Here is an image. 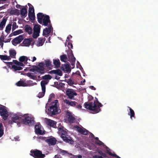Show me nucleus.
<instances>
[{"instance_id":"55","label":"nucleus","mask_w":158,"mask_h":158,"mask_svg":"<svg viewBox=\"0 0 158 158\" xmlns=\"http://www.w3.org/2000/svg\"><path fill=\"white\" fill-rule=\"evenodd\" d=\"M95 143L99 146L102 145L103 144V143L99 140H98V142H96Z\"/></svg>"},{"instance_id":"62","label":"nucleus","mask_w":158,"mask_h":158,"mask_svg":"<svg viewBox=\"0 0 158 158\" xmlns=\"http://www.w3.org/2000/svg\"><path fill=\"white\" fill-rule=\"evenodd\" d=\"M21 6H22L19 4H17L16 5V7L19 9H21Z\"/></svg>"},{"instance_id":"42","label":"nucleus","mask_w":158,"mask_h":158,"mask_svg":"<svg viewBox=\"0 0 158 158\" xmlns=\"http://www.w3.org/2000/svg\"><path fill=\"white\" fill-rule=\"evenodd\" d=\"M45 65L47 67L50 68L52 67L51 62L49 60H45Z\"/></svg>"},{"instance_id":"58","label":"nucleus","mask_w":158,"mask_h":158,"mask_svg":"<svg viewBox=\"0 0 158 158\" xmlns=\"http://www.w3.org/2000/svg\"><path fill=\"white\" fill-rule=\"evenodd\" d=\"M93 158H103L102 156L95 155L93 156Z\"/></svg>"},{"instance_id":"54","label":"nucleus","mask_w":158,"mask_h":158,"mask_svg":"<svg viewBox=\"0 0 158 158\" xmlns=\"http://www.w3.org/2000/svg\"><path fill=\"white\" fill-rule=\"evenodd\" d=\"M44 64L43 62L40 63L38 65L39 67L42 68L43 69H44Z\"/></svg>"},{"instance_id":"9","label":"nucleus","mask_w":158,"mask_h":158,"mask_svg":"<svg viewBox=\"0 0 158 158\" xmlns=\"http://www.w3.org/2000/svg\"><path fill=\"white\" fill-rule=\"evenodd\" d=\"M48 83V82L44 80L41 81L40 84L42 88V92H40L38 94V97L39 98H41L44 96L46 90L45 85L47 84Z\"/></svg>"},{"instance_id":"28","label":"nucleus","mask_w":158,"mask_h":158,"mask_svg":"<svg viewBox=\"0 0 158 158\" xmlns=\"http://www.w3.org/2000/svg\"><path fill=\"white\" fill-rule=\"evenodd\" d=\"M7 19L3 18L2 21L0 22V30H2L5 26Z\"/></svg>"},{"instance_id":"46","label":"nucleus","mask_w":158,"mask_h":158,"mask_svg":"<svg viewBox=\"0 0 158 158\" xmlns=\"http://www.w3.org/2000/svg\"><path fill=\"white\" fill-rule=\"evenodd\" d=\"M32 74H33L32 73H27V75L30 77L31 79H35L36 78V76L34 75H32Z\"/></svg>"},{"instance_id":"49","label":"nucleus","mask_w":158,"mask_h":158,"mask_svg":"<svg viewBox=\"0 0 158 158\" xmlns=\"http://www.w3.org/2000/svg\"><path fill=\"white\" fill-rule=\"evenodd\" d=\"M12 27V30L13 31L15 29L17 28H18V26L17 25L16 23L15 22H14L13 23Z\"/></svg>"},{"instance_id":"4","label":"nucleus","mask_w":158,"mask_h":158,"mask_svg":"<svg viewBox=\"0 0 158 158\" xmlns=\"http://www.w3.org/2000/svg\"><path fill=\"white\" fill-rule=\"evenodd\" d=\"M30 155L34 158H44L45 155L42 153V152L37 149L31 150L30 151Z\"/></svg>"},{"instance_id":"30","label":"nucleus","mask_w":158,"mask_h":158,"mask_svg":"<svg viewBox=\"0 0 158 158\" xmlns=\"http://www.w3.org/2000/svg\"><path fill=\"white\" fill-rule=\"evenodd\" d=\"M16 85L18 86H27V84L23 81H19L17 82Z\"/></svg>"},{"instance_id":"39","label":"nucleus","mask_w":158,"mask_h":158,"mask_svg":"<svg viewBox=\"0 0 158 158\" xmlns=\"http://www.w3.org/2000/svg\"><path fill=\"white\" fill-rule=\"evenodd\" d=\"M0 58L3 60H10V57L7 56L6 55H0Z\"/></svg>"},{"instance_id":"21","label":"nucleus","mask_w":158,"mask_h":158,"mask_svg":"<svg viewBox=\"0 0 158 158\" xmlns=\"http://www.w3.org/2000/svg\"><path fill=\"white\" fill-rule=\"evenodd\" d=\"M23 7L20 10V14L22 17H26L27 15V6H23Z\"/></svg>"},{"instance_id":"23","label":"nucleus","mask_w":158,"mask_h":158,"mask_svg":"<svg viewBox=\"0 0 158 158\" xmlns=\"http://www.w3.org/2000/svg\"><path fill=\"white\" fill-rule=\"evenodd\" d=\"M49 73L51 74H55L60 76H61L62 75V72L59 69L52 70L49 71Z\"/></svg>"},{"instance_id":"31","label":"nucleus","mask_w":158,"mask_h":158,"mask_svg":"<svg viewBox=\"0 0 158 158\" xmlns=\"http://www.w3.org/2000/svg\"><path fill=\"white\" fill-rule=\"evenodd\" d=\"M44 41H43V38H39L37 42V46H42L44 43Z\"/></svg>"},{"instance_id":"33","label":"nucleus","mask_w":158,"mask_h":158,"mask_svg":"<svg viewBox=\"0 0 158 158\" xmlns=\"http://www.w3.org/2000/svg\"><path fill=\"white\" fill-rule=\"evenodd\" d=\"M128 108H129L130 110V113H128V115L130 116V118L131 119H132V117H134L135 118V114L134 111L130 107H128Z\"/></svg>"},{"instance_id":"12","label":"nucleus","mask_w":158,"mask_h":158,"mask_svg":"<svg viewBox=\"0 0 158 158\" xmlns=\"http://www.w3.org/2000/svg\"><path fill=\"white\" fill-rule=\"evenodd\" d=\"M66 94L70 99H74V96H76L77 94L72 89H68L66 91Z\"/></svg>"},{"instance_id":"29","label":"nucleus","mask_w":158,"mask_h":158,"mask_svg":"<svg viewBox=\"0 0 158 158\" xmlns=\"http://www.w3.org/2000/svg\"><path fill=\"white\" fill-rule=\"evenodd\" d=\"M53 63L55 66V67L58 68L60 67V62L59 59L53 60Z\"/></svg>"},{"instance_id":"47","label":"nucleus","mask_w":158,"mask_h":158,"mask_svg":"<svg viewBox=\"0 0 158 158\" xmlns=\"http://www.w3.org/2000/svg\"><path fill=\"white\" fill-rule=\"evenodd\" d=\"M66 41H67V40ZM67 44V46L69 49H70V48L72 49L73 48V45L72 44L70 43V42H69L68 40L67 41V42L66 41L65 44Z\"/></svg>"},{"instance_id":"57","label":"nucleus","mask_w":158,"mask_h":158,"mask_svg":"<svg viewBox=\"0 0 158 158\" xmlns=\"http://www.w3.org/2000/svg\"><path fill=\"white\" fill-rule=\"evenodd\" d=\"M77 65H77V68H79V69H80V68H82V67H81V65L80 64V63L78 61H77Z\"/></svg>"},{"instance_id":"25","label":"nucleus","mask_w":158,"mask_h":158,"mask_svg":"<svg viewBox=\"0 0 158 158\" xmlns=\"http://www.w3.org/2000/svg\"><path fill=\"white\" fill-rule=\"evenodd\" d=\"M37 16L38 22L40 24H42V20L44 17V14L41 13H39L37 14Z\"/></svg>"},{"instance_id":"19","label":"nucleus","mask_w":158,"mask_h":158,"mask_svg":"<svg viewBox=\"0 0 158 158\" xmlns=\"http://www.w3.org/2000/svg\"><path fill=\"white\" fill-rule=\"evenodd\" d=\"M46 124L53 128H56V122L50 119H48L46 121Z\"/></svg>"},{"instance_id":"38","label":"nucleus","mask_w":158,"mask_h":158,"mask_svg":"<svg viewBox=\"0 0 158 158\" xmlns=\"http://www.w3.org/2000/svg\"><path fill=\"white\" fill-rule=\"evenodd\" d=\"M28 15L30 20H34L35 19V12H28Z\"/></svg>"},{"instance_id":"22","label":"nucleus","mask_w":158,"mask_h":158,"mask_svg":"<svg viewBox=\"0 0 158 158\" xmlns=\"http://www.w3.org/2000/svg\"><path fill=\"white\" fill-rule=\"evenodd\" d=\"M32 41V38L25 39L22 43V46H29L30 45Z\"/></svg>"},{"instance_id":"32","label":"nucleus","mask_w":158,"mask_h":158,"mask_svg":"<svg viewBox=\"0 0 158 158\" xmlns=\"http://www.w3.org/2000/svg\"><path fill=\"white\" fill-rule=\"evenodd\" d=\"M33 67H35L36 68V71L37 72L40 73L41 74L44 73L43 71L44 70V69H43L42 68L38 67L36 65H33Z\"/></svg>"},{"instance_id":"50","label":"nucleus","mask_w":158,"mask_h":158,"mask_svg":"<svg viewBox=\"0 0 158 158\" xmlns=\"http://www.w3.org/2000/svg\"><path fill=\"white\" fill-rule=\"evenodd\" d=\"M106 153L110 156H112L113 154L110 152V149L107 147H106Z\"/></svg>"},{"instance_id":"20","label":"nucleus","mask_w":158,"mask_h":158,"mask_svg":"<svg viewBox=\"0 0 158 158\" xmlns=\"http://www.w3.org/2000/svg\"><path fill=\"white\" fill-rule=\"evenodd\" d=\"M49 16L48 15H46L44 18L43 20V25L45 26H47L49 23L50 24L51 21L49 19Z\"/></svg>"},{"instance_id":"45","label":"nucleus","mask_w":158,"mask_h":158,"mask_svg":"<svg viewBox=\"0 0 158 158\" xmlns=\"http://www.w3.org/2000/svg\"><path fill=\"white\" fill-rule=\"evenodd\" d=\"M52 78V76L49 74L45 75L42 77V78L44 80H50Z\"/></svg>"},{"instance_id":"60","label":"nucleus","mask_w":158,"mask_h":158,"mask_svg":"<svg viewBox=\"0 0 158 158\" xmlns=\"http://www.w3.org/2000/svg\"><path fill=\"white\" fill-rule=\"evenodd\" d=\"M34 68H31L30 69V71L32 72H34L35 71H36V68L33 67Z\"/></svg>"},{"instance_id":"13","label":"nucleus","mask_w":158,"mask_h":158,"mask_svg":"<svg viewBox=\"0 0 158 158\" xmlns=\"http://www.w3.org/2000/svg\"><path fill=\"white\" fill-rule=\"evenodd\" d=\"M23 39V36L21 35L14 39L11 41L12 44L14 46L21 42Z\"/></svg>"},{"instance_id":"56","label":"nucleus","mask_w":158,"mask_h":158,"mask_svg":"<svg viewBox=\"0 0 158 158\" xmlns=\"http://www.w3.org/2000/svg\"><path fill=\"white\" fill-rule=\"evenodd\" d=\"M4 36L2 35L0 38V41L3 42H5Z\"/></svg>"},{"instance_id":"16","label":"nucleus","mask_w":158,"mask_h":158,"mask_svg":"<svg viewBox=\"0 0 158 158\" xmlns=\"http://www.w3.org/2000/svg\"><path fill=\"white\" fill-rule=\"evenodd\" d=\"M64 102L66 105L74 107L77 104V102L75 101H73L70 100L65 99L64 100Z\"/></svg>"},{"instance_id":"1","label":"nucleus","mask_w":158,"mask_h":158,"mask_svg":"<svg viewBox=\"0 0 158 158\" xmlns=\"http://www.w3.org/2000/svg\"><path fill=\"white\" fill-rule=\"evenodd\" d=\"M85 108L93 111V114H96L101 111L100 107L102 106L98 101L95 100L91 102H86L84 103Z\"/></svg>"},{"instance_id":"17","label":"nucleus","mask_w":158,"mask_h":158,"mask_svg":"<svg viewBox=\"0 0 158 158\" xmlns=\"http://www.w3.org/2000/svg\"><path fill=\"white\" fill-rule=\"evenodd\" d=\"M51 29H53L52 26L51 24H49L48 28L46 27L44 29L43 33V35L45 36L48 35L51 31Z\"/></svg>"},{"instance_id":"53","label":"nucleus","mask_w":158,"mask_h":158,"mask_svg":"<svg viewBox=\"0 0 158 158\" xmlns=\"http://www.w3.org/2000/svg\"><path fill=\"white\" fill-rule=\"evenodd\" d=\"M75 107L79 109H81V108L82 106L80 104H78L77 102L76 105L74 106Z\"/></svg>"},{"instance_id":"61","label":"nucleus","mask_w":158,"mask_h":158,"mask_svg":"<svg viewBox=\"0 0 158 158\" xmlns=\"http://www.w3.org/2000/svg\"><path fill=\"white\" fill-rule=\"evenodd\" d=\"M6 64L7 66H9L10 65H13V62H6Z\"/></svg>"},{"instance_id":"18","label":"nucleus","mask_w":158,"mask_h":158,"mask_svg":"<svg viewBox=\"0 0 158 158\" xmlns=\"http://www.w3.org/2000/svg\"><path fill=\"white\" fill-rule=\"evenodd\" d=\"M66 116L67 117L69 121L71 123H73L75 119L70 112L67 111L66 114Z\"/></svg>"},{"instance_id":"27","label":"nucleus","mask_w":158,"mask_h":158,"mask_svg":"<svg viewBox=\"0 0 158 158\" xmlns=\"http://www.w3.org/2000/svg\"><path fill=\"white\" fill-rule=\"evenodd\" d=\"M77 129L78 131L82 134L87 135L88 134V131L85 129H83L79 127H77Z\"/></svg>"},{"instance_id":"37","label":"nucleus","mask_w":158,"mask_h":158,"mask_svg":"<svg viewBox=\"0 0 158 158\" xmlns=\"http://www.w3.org/2000/svg\"><path fill=\"white\" fill-rule=\"evenodd\" d=\"M60 60L61 61L66 62L68 60V58L65 54L62 55L60 56Z\"/></svg>"},{"instance_id":"6","label":"nucleus","mask_w":158,"mask_h":158,"mask_svg":"<svg viewBox=\"0 0 158 158\" xmlns=\"http://www.w3.org/2000/svg\"><path fill=\"white\" fill-rule=\"evenodd\" d=\"M24 116V118L21 119L22 123L29 126L32 125L34 122V118L27 115Z\"/></svg>"},{"instance_id":"26","label":"nucleus","mask_w":158,"mask_h":158,"mask_svg":"<svg viewBox=\"0 0 158 158\" xmlns=\"http://www.w3.org/2000/svg\"><path fill=\"white\" fill-rule=\"evenodd\" d=\"M9 53L10 58H16L15 56L16 54V51L14 49H11L9 51Z\"/></svg>"},{"instance_id":"44","label":"nucleus","mask_w":158,"mask_h":158,"mask_svg":"<svg viewBox=\"0 0 158 158\" xmlns=\"http://www.w3.org/2000/svg\"><path fill=\"white\" fill-rule=\"evenodd\" d=\"M23 33V31H22V30L21 29H19V30L14 31L12 33V34L14 35H16Z\"/></svg>"},{"instance_id":"40","label":"nucleus","mask_w":158,"mask_h":158,"mask_svg":"<svg viewBox=\"0 0 158 158\" xmlns=\"http://www.w3.org/2000/svg\"><path fill=\"white\" fill-rule=\"evenodd\" d=\"M11 24H9L6 27L5 31L7 34L10 33L11 29Z\"/></svg>"},{"instance_id":"8","label":"nucleus","mask_w":158,"mask_h":158,"mask_svg":"<svg viewBox=\"0 0 158 158\" xmlns=\"http://www.w3.org/2000/svg\"><path fill=\"white\" fill-rule=\"evenodd\" d=\"M41 26L38 24H35L33 27V33L32 37L34 39L36 38L39 36L40 32Z\"/></svg>"},{"instance_id":"11","label":"nucleus","mask_w":158,"mask_h":158,"mask_svg":"<svg viewBox=\"0 0 158 158\" xmlns=\"http://www.w3.org/2000/svg\"><path fill=\"white\" fill-rule=\"evenodd\" d=\"M40 139L42 138L43 139L45 140V141L48 143L49 145H54L56 143V140L54 138H51L47 139L45 137H42L41 136L39 137Z\"/></svg>"},{"instance_id":"52","label":"nucleus","mask_w":158,"mask_h":158,"mask_svg":"<svg viewBox=\"0 0 158 158\" xmlns=\"http://www.w3.org/2000/svg\"><path fill=\"white\" fill-rule=\"evenodd\" d=\"M55 97V95L53 94H51L49 96V98L48 99V102H49L51 100V99L52 98H54Z\"/></svg>"},{"instance_id":"63","label":"nucleus","mask_w":158,"mask_h":158,"mask_svg":"<svg viewBox=\"0 0 158 158\" xmlns=\"http://www.w3.org/2000/svg\"><path fill=\"white\" fill-rule=\"evenodd\" d=\"M112 156L115 157H116L117 158H120L118 156H117V155H116L115 154H113Z\"/></svg>"},{"instance_id":"43","label":"nucleus","mask_w":158,"mask_h":158,"mask_svg":"<svg viewBox=\"0 0 158 158\" xmlns=\"http://www.w3.org/2000/svg\"><path fill=\"white\" fill-rule=\"evenodd\" d=\"M12 68L14 69L15 71L20 70L23 69V68L20 66H18L16 65H13L12 66Z\"/></svg>"},{"instance_id":"24","label":"nucleus","mask_w":158,"mask_h":158,"mask_svg":"<svg viewBox=\"0 0 158 158\" xmlns=\"http://www.w3.org/2000/svg\"><path fill=\"white\" fill-rule=\"evenodd\" d=\"M24 29L25 32L29 35L31 34L32 33V29L30 25H26L24 27Z\"/></svg>"},{"instance_id":"36","label":"nucleus","mask_w":158,"mask_h":158,"mask_svg":"<svg viewBox=\"0 0 158 158\" xmlns=\"http://www.w3.org/2000/svg\"><path fill=\"white\" fill-rule=\"evenodd\" d=\"M64 81L66 82L68 85L70 86H72L73 84H74V82L71 78H69L68 79H65L64 80Z\"/></svg>"},{"instance_id":"48","label":"nucleus","mask_w":158,"mask_h":158,"mask_svg":"<svg viewBox=\"0 0 158 158\" xmlns=\"http://www.w3.org/2000/svg\"><path fill=\"white\" fill-rule=\"evenodd\" d=\"M60 152L61 154L63 155H68L69 154L67 151L62 149L60 150Z\"/></svg>"},{"instance_id":"7","label":"nucleus","mask_w":158,"mask_h":158,"mask_svg":"<svg viewBox=\"0 0 158 158\" xmlns=\"http://www.w3.org/2000/svg\"><path fill=\"white\" fill-rule=\"evenodd\" d=\"M67 54L69 59L68 61L70 62L71 65L73 66L72 68L73 69L74 67L76 58L74 57L72 51L71 49H69Z\"/></svg>"},{"instance_id":"35","label":"nucleus","mask_w":158,"mask_h":158,"mask_svg":"<svg viewBox=\"0 0 158 158\" xmlns=\"http://www.w3.org/2000/svg\"><path fill=\"white\" fill-rule=\"evenodd\" d=\"M10 14L12 15H19V10L16 9L11 10H10Z\"/></svg>"},{"instance_id":"41","label":"nucleus","mask_w":158,"mask_h":158,"mask_svg":"<svg viewBox=\"0 0 158 158\" xmlns=\"http://www.w3.org/2000/svg\"><path fill=\"white\" fill-rule=\"evenodd\" d=\"M2 124L0 123V137H1L4 134Z\"/></svg>"},{"instance_id":"51","label":"nucleus","mask_w":158,"mask_h":158,"mask_svg":"<svg viewBox=\"0 0 158 158\" xmlns=\"http://www.w3.org/2000/svg\"><path fill=\"white\" fill-rule=\"evenodd\" d=\"M32 12H34V9L33 6L31 7H29L28 10V12L31 13Z\"/></svg>"},{"instance_id":"10","label":"nucleus","mask_w":158,"mask_h":158,"mask_svg":"<svg viewBox=\"0 0 158 158\" xmlns=\"http://www.w3.org/2000/svg\"><path fill=\"white\" fill-rule=\"evenodd\" d=\"M21 115H19L17 114H11L10 116L12 118V120L11 121V123L12 124L13 123H17V125L19 127L20 126V123L16 121L17 120H21V118L20 116H21Z\"/></svg>"},{"instance_id":"2","label":"nucleus","mask_w":158,"mask_h":158,"mask_svg":"<svg viewBox=\"0 0 158 158\" xmlns=\"http://www.w3.org/2000/svg\"><path fill=\"white\" fill-rule=\"evenodd\" d=\"M59 104L57 100H54L50 104L48 111L46 112L50 116H53L58 114L60 112V110L59 108Z\"/></svg>"},{"instance_id":"64","label":"nucleus","mask_w":158,"mask_h":158,"mask_svg":"<svg viewBox=\"0 0 158 158\" xmlns=\"http://www.w3.org/2000/svg\"><path fill=\"white\" fill-rule=\"evenodd\" d=\"M18 65L21 66H23L24 65L22 63L19 62Z\"/></svg>"},{"instance_id":"14","label":"nucleus","mask_w":158,"mask_h":158,"mask_svg":"<svg viewBox=\"0 0 158 158\" xmlns=\"http://www.w3.org/2000/svg\"><path fill=\"white\" fill-rule=\"evenodd\" d=\"M41 126L40 123H38L35 125V132L37 134L40 135H43L44 134V132H43L41 130Z\"/></svg>"},{"instance_id":"59","label":"nucleus","mask_w":158,"mask_h":158,"mask_svg":"<svg viewBox=\"0 0 158 158\" xmlns=\"http://www.w3.org/2000/svg\"><path fill=\"white\" fill-rule=\"evenodd\" d=\"M13 62L15 64L17 65H18L19 64V62L16 60H13Z\"/></svg>"},{"instance_id":"15","label":"nucleus","mask_w":158,"mask_h":158,"mask_svg":"<svg viewBox=\"0 0 158 158\" xmlns=\"http://www.w3.org/2000/svg\"><path fill=\"white\" fill-rule=\"evenodd\" d=\"M61 69L64 71L70 73L71 71L69 64H62L61 66Z\"/></svg>"},{"instance_id":"5","label":"nucleus","mask_w":158,"mask_h":158,"mask_svg":"<svg viewBox=\"0 0 158 158\" xmlns=\"http://www.w3.org/2000/svg\"><path fill=\"white\" fill-rule=\"evenodd\" d=\"M0 115L4 120H6L9 116V114L6 107L0 104Z\"/></svg>"},{"instance_id":"3","label":"nucleus","mask_w":158,"mask_h":158,"mask_svg":"<svg viewBox=\"0 0 158 158\" xmlns=\"http://www.w3.org/2000/svg\"><path fill=\"white\" fill-rule=\"evenodd\" d=\"M58 132L61 134L60 137L64 141L71 144H72L74 142L71 137L68 135L67 132L64 130L63 128H59Z\"/></svg>"},{"instance_id":"34","label":"nucleus","mask_w":158,"mask_h":158,"mask_svg":"<svg viewBox=\"0 0 158 158\" xmlns=\"http://www.w3.org/2000/svg\"><path fill=\"white\" fill-rule=\"evenodd\" d=\"M27 56H21L19 58V60L20 62H25V63H27Z\"/></svg>"}]
</instances>
